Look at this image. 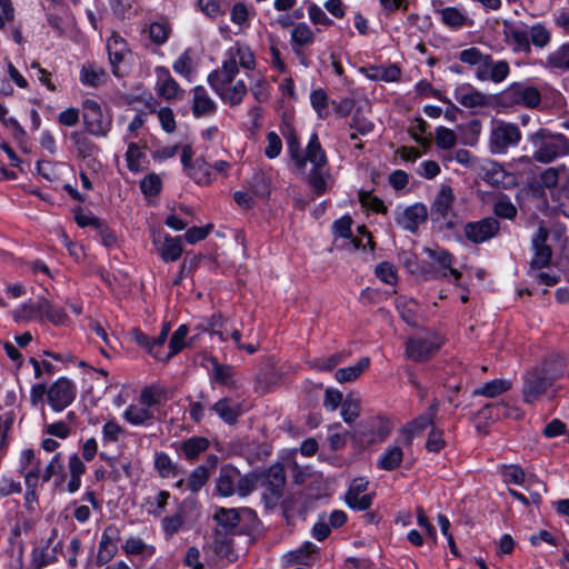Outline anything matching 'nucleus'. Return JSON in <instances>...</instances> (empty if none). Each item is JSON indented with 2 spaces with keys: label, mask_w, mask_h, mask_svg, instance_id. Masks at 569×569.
<instances>
[{
  "label": "nucleus",
  "mask_w": 569,
  "mask_h": 569,
  "mask_svg": "<svg viewBox=\"0 0 569 569\" xmlns=\"http://www.w3.org/2000/svg\"><path fill=\"white\" fill-rule=\"evenodd\" d=\"M259 482V475L257 472H251L247 475H242L238 470V477L236 481V493L241 498L248 497L251 492L254 491L257 485Z\"/></svg>",
  "instance_id": "ea45409f"
},
{
  "label": "nucleus",
  "mask_w": 569,
  "mask_h": 569,
  "mask_svg": "<svg viewBox=\"0 0 569 569\" xmlns=\"http://www.w3.org/2000/svg\"><path fill=\"white\" fill-rule=\"evenodd\" d=\"M107 50L112 66V71L118 76V66L123 61L124 56L129 52L128 43L118 33L113 32L107 40Z\"/></svg>",
  "instance_id": "5701e85b"
},
{
  "label": "nucleus",
  "mask_w": 569,
  "mask_h": 569,
  "mask_svg": "<svg viewBox=\"0 0 569 569\" xmlns=\"http://www.w3.org/2000/svg\"><path fill=\"white\" fill-rule=\"evenodd\" d=\"M455 194L452 188L442 186L431 204V218L435 221L448 220L452 213Z\"/></svg>",
  "instance_id": "a211bd4d"
},
{
  "label": "nucleus",
  "mask_w": 569,
  "mask_h": 569,
  "mask_svg": "<svg viewBox=\"0 0 569 569\" xmlns=\"http://www.w3.org/2000/svg\"><path fill=\"white\" fill-rule=\"evenodd\" d=\"M213 518L219 526L228 531L234 529L240 522L239 511L234 508H219L216 510Z\"/></svg>",
  "instance_id": "a19ab883"
},
{
  "label": "nucleus",
  "mask_w": 569,
  "mask_h": 569,
  "mask_svg": "<svg viewBox=\"0 0 569 569\" xmlns=\"http://www.w3.org/2000/svg\"><path fill=\"white\" fill-rule=\"evenodd\" d=\"M359 201L361 204L377 213H387V207L385 202L377 196H372L370 192L360 191Z\"/></svg>",
  "instance_id": "052dcab7"
},
{
  "label": "nucleus",
  "mask_w": 569,
  "mask_h": 569,
  "mask_svg": "<svg viewBox=\"0 0 569 569\" xmlns=\"http://www.w3.org/2000/svg\"><path fill=\"white\" fill-rule=\"evenodd\" d=\"M403 459V451L399 446L388 447L378 459L379 469L391 471L398 468Z\"/></svg>",
  "instance_id": "f704fd0d"
},
{
  "label": "nucleus",
  "mask_w": 569,
  "mask_h": 569,
  "mask_svg": "<svg viewBox=\"0 0 569 569\" xmlns=\"http://www.w3.org/2000/svg\"><path fill=\"white\" fill-rule=\"evenodd\" d=\"M443 345V338L432 331L425 336L411 337L406 342V355L408 359L416 362L429 360Z\"/></svg>",
  "instance_id": "1a4fd4ad"
},
{
  "label": "nucleus",
  "mask_w": 569,
  "mask_h": 569,
  "mask_svg": "<svg viewBox=\"0 0 569 569\" xmlns=\"http://www.w3.org/2000/svg\"><path fill=\"white\" fill-rule=\"evenodd\" d=\"M436 143L440 149H452L457 143V134L453 130L446 127H438L436 129Z\"/></svg>",
  "instance_id": "6e6d98bb"
},
{
  "label": "nucleus",
  "mask_w": 569,
  "mask_h": 569,
  "mask_svg": "<svg viewBox=\"0 0 569 569\" xmlns=\"http://www.w3.org/2000/svg\"><path fill=\"white\" fill-rule=\"evenodd\" d=\"M291 41H292L293 46H298V47L310 46L315 41L313 31L307 23H305V22L298 23L291 30Z\"/></svg>",
  "instance_id": "79ce46f5"
},
{
  "label": "nucleus",
  "mask_w": 569,
  "mask_h": 569,
  "mask_svg": "<svg viewBox=\"0 0 569 569\" xmlns=\"http://www.w3.org/2000/svg\"><path fill=\"white\" fill-rule=\"evenodd\" d=\"M53 537L49 538L46 546L34 548L31 552V566L33 569H42L57 561L56 547L50 551L49 547L52 543Z\"/></svg>",
  "instance_id": "c85d7f7f"
},
{
  "label": "nucleus",
  "mask_w": 569,
  "mask_h": 569,
  "mask_svg": "<svg viewBox=\"0 0 569 569\" xmlns=\"http://www.w3.org/2000/svg\"><path fill=\"white\" fill-rule=\"evenodd\" d=\"M143 153L140 151L138 144L136 142H130L126 152V160L128 169L132 172H141L143 171V166L141 164V158H143Z\"/></svg>",
  "instance_id": "864d4df0"
},
{
  "label": "nucleus",
  "mask_w": 569,
  "mask_h": 569,
  "mask_svg": "<svg viewBox=\"0 0 569 569\" xmlns=\"http://www.w3.org/2000/svg\"><path fill=\"white\" fill-rule=\"evenodd\" d=\"M180 237L167 234L163 242L158 247V253L164 262L177 261L182 254Z\"/></svg>",
  "instance_id": "cd10ccee"
},
{
  "label": "nucleus",
  "mask_w": 569,
  "mask_h": 569,
  "mask_svg": "<svg viewBox=\"0 0 569 569\" xmlns=\"http://www.w3.org/2000/svg\"><path fill=\"white\" fill-rule=\"evenodd\" d=\"M228 57L231 54L243 69L252 70L256 67V60L252 51L248 47L238 46L228 50Z\"/></svg>",
  "instance_id": "37998d69"
},
{
  "label": "nucleus",
  "mask_w": 569,
  "mask_h": 569,
  "mask_svg": "<svg viewBox=\"0 0 569 569\" xmlns=\"http://www.w3.org/2000/svg\"><path fill=\"white\" fill-rule=\"evenodd\" d=\"M120 540V530L114 525L104 528L99 549L97 553V565H107L118 552V541Z\"/></svg>",
  "instance_id": "dca6fc26"
},
{
  "label": "nucleus",
  "mask_w": 569,
  "mask_h": 569,
  "mask_svg": "<svg viewBox=\"0 0 569 569\" xmlns=\"http://www.w3.org/2000/svg\"><path fill=\"white\" fill-rule=\"evenodd\" d=\"M162 182L158 174L150 173L140 182L141 192L147 197H153L161 191Z\"/></svg>",
  "instance_id": "bf43d9fd"
},
{
  "label": "nucleus",
  "mask_w": 569,
  "mask_h": 569,
  "mask_svg": "<svg viewBox=\"0 0 569 569\" xmlns=\"http://www.w3.org/2000/svg\"><path fill=\"white\" fill-rule=\"evenodd\" d=\"M500 223L496 218L487 217L478 221L466 223L463 233L467 240L478 244L486 242L498 234Z\"/></svg>",
  "instance_id": "f8f14e48"
},
{
  "label": "nucleus",
  "mask_w": 569,
  "mask_h": 569,
  "mask_svg": "<svg viewBox=\"0 0 569 569\" xmlns=\"http://www.w3.org/2000/svg\"><path fill=\"white\" fill-rule=\"evenodd\" d=\"M427 129L428 123L423 119L417 118L409 130L412 139L425 148L429 147L430 144V139L422 137L427 132Z\"/></svg>",
  "instance_id": "338daca9"
},
{
  "label": "nucleus",
  "mask_w": 569,
  "mask_h": 569,
  "mask_svg": "<svg viewBox=\"0 0 569 569\" xmlns=\"http://www.w3.org/2000/svg\"><path fill=\"white\" fill-rule=\"evenodd\" d=\"M302 159L309 161L312 168L308 174L307 181L312 189L315 196L320 197L327 192L328 181L331 179L329 172L328 159L326 151L321 147L318 134L315 132L310 137Z\"/></svg>",
  "instance_id": "f03ea898"
},
{
  "label": "nucleus",
  "mask_w": 569,
  "mask_h": 569,
  "mask_svg": "<svg viewBox=\"0 0 569 569\" xmlns=\"http://www.w3.org/2000/svg\"><path fill=\"white\" fill-rule=\"evenodd\" d=\"M70 140L72 141L78 156L82 159L91 157L97 150V146L82 131H72L70 133Z\"/></svg>",
  "instance_id": "4c0bfd02"
},
{
  "label": "nucleus",
  "mask_w": 569,
  "mask_h": 569,
  "mask_svg": "<svg viewBox=\"0 0 569 569\" xmlns=\"http://www.w3.org/2000/svg\"><path fill=\"white\" fill-rule=\"evenodd\" d=\"M517 208L507 196L498 198L493 204V213L502 219L512 220L517 216Z\"/></svg>",
  "instance_id": "49530a36"
},
{
  "label": "nucleus",
  "mask_w": 569,
  "mask_h": 569,
  "mask_svg": "<svg viewBox=\"0 0 569 569\" xmlns=\"http://www.w3.org/2000/svg\"><path fill=\"white\" fill-rule=\"evenodd\" d=\"M43 299L38 302H28L22 305L14 315V318L20 321L42 320L43 319Z\"/></svg>",
  "instance_id": "e433bc0d"
},
{
  "label": "nucleus",
  "mask_w": 569,
  "mask_h": 569,
  "mask_svg": "<svg viewBox=\"0 0 569 569\" xmlns=\"http://www.w3.org/2000/svg\"><path fill=\"white\" fill-rule=\"evenodd\" d=\"M360 401L352 393H347L341 406V417L346 422H351L360 413Z\"/></svg>",
  "instance_id": "c03bdc74"
},
{
  "label": "nucleus",
  "mask_w": 569,
  "mask_h": 569,
  "mask_svg": "<svg viewBox=\"0 0 569 569\" xmlns=\"http://www.w3.org/2000/svg\"><path fill=\"white\" fill-rule=\"evenodd\" d=\"M189 332V328L186 325H181L171 336L168 351L162 349L160 351L159 358H156V360L167 362L169 361L173 356L179 353L184 347H187L186 338Z\"/></svg>",
  "instance_id": "393cba45"
},
{
  "label": "nucleus",
  "mask_w": 569,
  "mask_h": 569,
  "mask_svg": "<svg viewBox=\"0 0 569 569\" xmlns=\"http://www.w3.org/2000/svg\"><path fill=\"white\" fill-rule=\"evenodd\" d=\"M183 526V517L181 513H176L162 519V528L167 539L174 536Z\"/></svg>",
  "instance_id": "e2e57ef3"
},
{
  "label": "nucleus",
  "mask_w": 569,
  "mask_h": 569,
  "mask_svg": "<svg viewBox=\"0 0 569 569\" xmlns=\"http://www.w3.org/2000/svg\"><path fill=\"white\" fill-rule=\"evenodd\" d=\"M440 19L447 27L459 30L463 27H472L473 20L466 12L456 7H446L438 10Z\"/></svg>",
  "instance_id": "b1692460"
},
{
  "label": "nucleus",
  "mask_w": 569,
  "mask_h": 569,
  "mask_svg": "<svg viewBox=\"0 0 569 569\" xmlns=\"http://www.w3.org/2000/svg\"><path fill=\"white\" fill-rule=\"evenodd\" d=\"M107 79V72L94 63H86L80 71V81L84 86L93 88L102 84Z\"/></svg>",
  "instance_id": "2f4dec72"
},
{
  "label": "nucleus",
  "mask_w": 569,
  "mask_h": 569,
  "mask_svg": "<svg viewBox=\"0 0 569 569\" xmlns=\"http://www.w3.org/2000/svg\"><path fill=\"white\" fill-rule=\"evenodd\" d=\"M209 448V440L204 437H191L180 445L181 455L188 460H194Z\"/></svg>",
  "instance_id": "c756f323"
},
{
  "label": "nucleus",
  "mask_w": 569,
  "mask_h": 569,
  "mask_svg": "<svg viewBox=\"0 0 569 569\" xmlns=\"http://www.w3.org/2000/svg\"><path fill=\"white\" fill-rule=\"evenodd\" d=\"M521 140V131L516 123L503 120H492L489 137V148L493 154H502L509 148L516 147Z\"/></svg>",
  "instance_id": "6e6552de"
},
{
  "label": "nucleus",
  "mask_w": 569,
  "mask_h": 569,
  "mask_svg": "<svg viewBox=\"0 0 569 569\" xmlns=\"http://www.w3.org/2000/svg\"><path fill=\"white\" fill-rule=\"evenodd\" d=\"M144 32H148L151 41L158 46L163 44L170 33V27L167 22H152Z\"/></svg>",
  "instance_id": "de8ad7c7"
},
{
  "label": "nucleus",
  "mask_w": 569,
  "mask_h": 569,
  "mask_svg": "<svg viewBox=\"0 0 569 569\" xmlns=\"http://www.w3.org/2000/svg\"><path fill=\"white\" fill-rule=\"evenodd\" d=\"M545 67L551 70H569V42L561 44L550 52L545 61Z\"/></svg>",
  "instance_id": "7c9ffc66"
},
{
  "label": "nucleus",
  "mask_w": 569,
  "mask_h": 569,
  "mask_svg": "<svg viewBox=\"0 0 569 569\" xmlns=\"http://www.w3.org/2000/svg\"><path fill=\"white\" fill-rule=\"evenodd\" d=\"M192 114L196 118L209 117L216 113L217 103L209 96L202 86H197L192 90Z\"/></svg>",
  "instance_id": "412c9836"
},
{
  "label": "nucleus",
  "mask_w": 569,
  "mask_h": 569,
  "mask_svg": "<svg viewBox=\"0 0 569 569\" xmlns=\"http://www.w3.org/2000/svg\"><path fill=\"white\" fill-rule=\"evenodd\" d=\"M157 76L159 94L167 100L177 98L181 90L178 82L170 76L168 69L163 67L157 68Z\"/></svg>",
  "instance_id": "a878e982"
},
{
  "label": "nucleus",
  "mask_w": 569,
  "mask_h": 569,
  "mask_svg": "<svg viewBox=\"0 0 569 569\" xmlns=\"http://www.w3.org/2000/svg\"><path fill=\"white\" fill-rule=\"evenodd\" d=\"M259 475V485L264 489L262 499L267 505H274L283 493L286 486V471L281 463L270 466Z\"/></svg>",
  "instance_id": "9d476101"
},
{
  "label": "nucleus",
  "mask_w": 569,
  "mask_h": 569,
  "mask_svg": "<svg viewBox=\"0 0 569 569\" xmlns=\"http://www.w3.org/2000/svg\"><path fill=\"white\" fill-rule=\"evenodd\" d=\"M376 276L388 284H395L397 282V269L396 267L388 262L382 261L376 267Z\"/></svg>",
  "instance_id": "680f3d73"
},
{
  "label": "nucleus",
  "mask_w": 569,
  "mask_h": 569,
  "mask_svg": "<svg viewBox=\"0 0 569 569\" xmlns=\"http://www.w3.org/2000/svg\"><path fill=\"white\" fill-rule=\"evenodd\" d=\"M496 101L498 106L503 108L522 106L533 109L540 104L541 93L533 86L523 82H513L496 97Z\"/></svg>",
  "instance_id": "423d86ee"
},
{
  "label": "nucleus",
  "mask_w": 569,
  "mask_h": 569,
  "mask_svg": "<svg viewBox=\"0 0 569 569\" xmlns=\"http://www.w3.org/2000/svg\"><path fill=\"white\" fill-rule=\"evenodd\" d=\"M239 73L238 62L234 57H228L222 61L220 68L208 74V83L214 92L221 91L226 86L231 84Z\"/></svg>",
  "instance_id": "2eb2a0df"
},
{
  "label": "nucleus",
  "mask_w": 569,
  "mask_h": 569,
  "mask_svg": "<svg viewBox=\"0 0 569 569\" xmlns=\"http://www.w3.org/2000/svg\"><path fill=\"white\" fill-rule=\"evenodd\" d=\"M310 102L320 119L328 117V94L323 89L313 90L310 94Z\"/></svg>",
  "instance_id": "603ef678"
},
{
  "label": "nucleus",
  "mask_w": 569,
  "mask_h": 569,
  "mask_svg": "<svg viewBox=\"0 0 569 569\" xmlns=\"http://www.w3.org/2000/svg\"><path fill=\"white\" fill-rule=\"evenodd\" d=\"M209 478V468L206 466H198L189 476L187 487L192 492H198L207 482Z\"/></svg>",
  "instance_id": "09e8293b"
},
{
  "label": "nucleus",
  "mask_w": 569,
  "mask_h": 569,
  "mask_svg": "<svg viewBox=\"0 0 569 569\" xmlns=\"http://www.w3.org/2000/svg\"><path fill=\"white\" fill-rule=\"evenodd\" d=\"M156 395L140 393L138 403L129 406L124 411L126 420L136 426L144 423L150 418L148 408L158 401Z\"/></svg>",
  "instance_id": "6ab92c4d"
},
{
  "label": "nucleus",
  "mask_w": 569,
  "mask_h": 569,
  "mask_svg": "<svg viewBox=\"0 0 569 569\" xmlns=\"http://www.w3.org/2000/svg\"><path fill=\"white\" fill-rule=\"evenodd\" d=\"M510 176L503 170V168L497 163L493 162L489 169L485 172V180L488 181L492 186L497 187H503L506 188L508 182H506V179H509Z\"/></svg>",
  "instance_id": "8fccbe9b"
},
{
  "label": "nucleus",
  "mask_w": 569,
  "mask_h": 569,
  "mask_svg": "<svg viewBox=\"0 0 569 569\" xmlns=\"http://www.w3.org/2000/svg\"><path fill=\"white\" fill-rule=\"evenodd\" d=\"M82 119L87 132L98 138H106L112 127L111 112L92 99L83 101Z\"/></svg>",
  "instance_id": "0eeeda50"
},
{
  "label": "nucleus",
  "mask_w": 569,
  "mask_h": 569,
  "mask_svg": "<svg viewBox=\"0 0 569 569\" xmlns=\"http://www.w3.org/2000/svg\"><path fill=\"white\" fill-rule=\"evenodd\" d=\"M212 409L223 422L234 425L238 418L249 409V406L239 396H232L220 399Z\"/></svg>",
  "instance_id": "4468645a"
},
{
  "label": "nucleus",
  "mask_w": 569,
  "mask_h": 569,
  "mask_svg": "<svg viewBox=\"0 0 569 569\" xmlns=\"http://www.w3.org/2000/svg\"><path fill=\"white\" fill-rule=\"evenodd\" d=\"M154 467L162 478H173L177 475V466L164 452L157 453Z\"/></svg>",
  "instance_id": "a18cd8bd"
},
{
  "label": "nucleus",
  "mask_w": 569,
  "mask_h": 569,
  "mask_svg": "<svg viewBox=\"0 0 569 569\" xmlns=\"http://www.w3.org/2000/svg\"><path fill=\"white\" fill-rule=\"evenodd\" d=\"M43 317H46L53 325H63L68 319L67 313L62 308H54L47 299H43Z\"/></svg>",
  "instance_id": "0e129e2a"
},
{
  "label": "nucleus",
  "mask_w": 569,
  "mask_h": 569,
  "mask_svg": "<svg viewBox=\"0 0 569 569\" xmlns=\"http://www.w3.org/2000/svg\"><path fill=\"white\" fill-rule=\"evenodd\" d=\"M445 447L443 431L437 427H432L425 443L426 450L428 452L439 453Z\"/></svg>",
  "instance_id": "5fc2aeb1"
},
{
  "label": "nucleus",
  "mask_w": 569,
  "mask_h": 569,
  "mask_svg": "<svg viewBox=\"0 0 569 569\" xmlns=\"http://www.w3.org/2000/svg\"><path fill=\"white\" fill-rule=\"evenodd\" d=\"M458 59L475 68V77L479 81L493 83L503 82L510 74V66L506 60H493L489 53H483L477 47H470L459 52Z\"/></svg>",
  "instance_id": "f257e3e1"
},
{
  "label": "nucleus",
  "mask_w": 569,
  "mask_h": 569,
  "mask_svg": "<svg viewBox=\"0 0 569 569\" xmlns=\"http://www.w3.org/2000/svg\"><path fill=\"white\" fill-rule=\"evenodd\" d=\"M193 150L190 144L181 147V163L188 177L198 184H209L211 182L210 167L203 158H197L192 161Z\"/></svg>",
  "instance_id": "9b49d317"
},
{
  "label": "nucleus",
  "mask_w": 569,
  "mask_h": 569,
  "mask_svg": "<svg viewBox=\"0 0 569 569\" xmlns=\"http://www.w3.org/2000/svg\"><path fill=\"white\" fill-rule=\"evenodd\" d=\"M122 549L127 556H141L151 558L156 553V548L146 543L141 538L130 537L126 540Z\"/></svg>",
  "instance_id": "72a5a7b5"
},
{
  "label": "nucleus",
  "mask_w": 569,
  "mask_h": 569,
  "mask_svg": "<svg viewBox=\"0 0 569 569\" xmlns=\"http://www.w3.org/2000/svg\"><path fill=\"white\" fill-rule=\"evenodd\" d=\"M283 136L288 146V151L296 167L298 169H305L306 159H302V150L300 148V142L297 132L295 131V129L288 128Z\"/></svg>",
  "instance_id": "c9c22d12"
},
{
  "label": "nucleus",
  "mask_w": 569,
  "mask_h": 569,
  "mask_svg": "<svg viewBox=\"0 0 569 569\" xmlns=\"http://www.w3.org/2000/svg\"><path fill=\"white\" fill-rule=\"evenodd\" d=\"M455 99L465 108H483L489 104V98L469 83L459 86L455 90Z\"/></svg>",
  "instance_id": "aec40b11"
},
{
  "label": "nucleus",
  "mask_w": 569,
  "mask_h": 569,
  "mask_svg": "<svg viewBox=\"0 0 569 569\" xmlns=\"http://www.w3.org/2000/svg\"><path fill=\"white\" fill-rule=\"evenodd\" d=\"M317 552V547L312 542H305L300 548L288 555V562L307 563V561Z\"/></svg>",
  "instance_id": "3c124183"
},
{
  "label": "nucleus",
  "mask_w": 569,
  "mask_h": 569,
  "mask_svg": "<svg viewBox=\"0 0 569 569\" xmlns=\"http://www.w3.org/2000/svg\"><path fill=\"white\" fill-rule=\"evenodd\" d=\"M428 218L427 207L422 203H415L405 209L398 208L395 211V221L403 230L417 232L419 226Z\"/></svg>",
  "instance_id": "ddd939ff"
},
{
  "label": "nucleus",
  "mask_w": 569,
  "mask_h": 569,
  "mask_svg": "<svg viewBox=\"0 0 569 569\" xmlns=\"http://www.w3.org/2000/svg\"><path fill=\"white\" fill-rule=\"evenodd\" d=\"M238 469L231 465L223 466L217 478L216 490L221 497H231L236 493Z\"/></svg>",
  "instance_id": "4be33fe9"
},
{
  "label": "nucleus",
  "mask_w": 569,
  "mask_h": 569,
  "mask_svg": "<svg viewBox=\"0 0 569 569\" xmlns=\"http://www.w3.org/2000/svg\"><path fill=\"white\" fill-rule=\"evenodd\" d=\"M369 482L363 478H356L346 493L347 505L356 510H367L372 505V495L365 493Z\"/></svg>",
  "instance_id": "f3484780"
},
{
  "label": "nucleus",
  "mask_w": 569,
  "mask_h": 569,
  "mask_svg": "<svg viewBox=\"0 0 569 569\" xmlns=\"http://www.w3.org/2000/svg\"><path fill=\"white\" fill-rule=\"evenodd\" d=\"M369 365L370 359L368 357H363L355 366L338 369L335 377L340 383L352 382L369 368Z\"/></svg>",
  "instance_id": "473e14b6"
},
{
  "label": "nucleus",
  "mask_w": 569,
  "mask_h": 569,
  "mask_svg": "<svg viewBox=\"0 0 569 569\" xmlns=\"http://www.w3.org/2000/svg\"><path fill=\"white\" fill-rule=\"evenodd\" d=\"M502 471V478L506 483H515V485H521L525 480V472L522 468L516 465L506 466L503 465L501 467Z\"/></svg>",
  "instance_id": "69168bd1"
},
{
  "label": "nucleus",
  "mask_w": 569,
  "mask_h": 569,
  "mask_svg": "<svg viewBox=\"0 0 569 569\" xmlns=\"http://www.w3.org/2000/svg\"><path fill=\"white\" fill-rule=\"evenodd\" d=\"M535 256L530 262L532 269H542L549 266L552 257V250L550 246L533 247Z\"/></svg>",
  "instance_id": "4d7b16f0"
},
{
  "label": "nucleus",
  "mask_w": 569,
  "mask_h": 569,
  "mask_svg": "<svg viewBox=\"0 0 569 569\" xmlns=\"http://www.w3.org/2000/svg\"><path fill=\"white\" fill-rule=\"evenodd\" d=\"M506 34L511 39L512 51L516 53L529 54L532 46L543 49L551 42V31L540 22L530 28L521 22L513 24Z\"/></svg>",
  "instance_id": "7ed1b4c3"
},
{
  "label": "nucleus",
  "mask_w": 569,
  "mask_h": 569,
  "mask_svg": "<svg viewBox=\"0 0 569 569\" xmlns=\"http://www.w3.org/2000/svg\"><path fill=\"white\" fill-rule=\"evenodd\" d=\"M47 401L54 411L59 412L71 405L73 393H47Z\"/></svg>",
  "instance_id": "774afa93"
},
{
  "label": "nucleus",
  "mask_w": 569,
  "mask_h": 569,
  "mask_svg": "<svg viewBox=\"0 0 569 569\" xmlns=\"http://www.w3.org/2000/svg\"><path fill=\"white\" fill-rule=\"evenodd\" d=\"M248 92L247 86L242 80L226 86L221 91L216 92L220 99L230 107L239 106Z\"/></svg>",
  "instance_id": "bb28decb"
},
{
  "label": "nucleus",
  "mask_w": 569,
  "mask_h": 569,
  "mask_svg": "<svg viewBox=\"0 0 569 569\" xmlns=\"http://www.w3.org/2000/svg\"><path fill=\"white\" fill-rule=\"evenodd\" d=\"M529 141L535 148L533 159L542 163L552 162L569 153V140L562 133H552L547 128H540L530 134Z\"/></svg>",
  "instance_id": "20e7f679"
},
{
  "label": "nucleus",
  "mask_w": 569,
  "mask_h": 569,
  "mask_svg": "<svg viewBox=\"0 0 569 569\" xmlns=\"http://www.w3.org/2000/svg\"><path fill=\"white\" fill-rule=\"evenodd\" d=\"M170 498V493L168 491L161 490L154 497H148L147 505L149 506L148 512L153 516H160L168 503Z\"/></svg>",
  "instance_id": "13d9d810"
},
{
  "label": "nucleus",
  "mask_w": 569,
  "mask_h": 569,
  "mask_svg": "<svg viewBox=\"0 0 569 569\" xmlns=\"http://www.w3.org/2000/svg\"><path fill=\"white\" fill-rule=\"evenodd\" d=\"M565 372V359L552 356L547 359L541 368H535L525 376L523 391H546Z\"/></svg>",
  "instance_id": "39448f33"
},
{
  "label": "nucleus",
  "mask_w": 569,
  "mask_h": 569,
  "mask_svg": "<svg viewBox=\"0 0 569 569\" xmlns=\"http://www.w3.org/2000/svg\"><path fill=\"white\" fill-rule=\"evenodd\" d=\"M426 253L429 258L437 261L442 268L449 269L450 274L453 276L455 280H459L461 278V272L451 267L455 258L449 251L445 249L427 248Z\"/></svg>",
  "instance_id": "58836bf2"
}]
</instances>
